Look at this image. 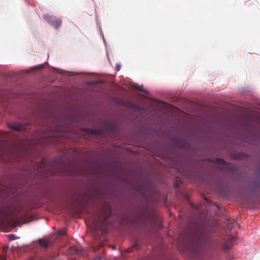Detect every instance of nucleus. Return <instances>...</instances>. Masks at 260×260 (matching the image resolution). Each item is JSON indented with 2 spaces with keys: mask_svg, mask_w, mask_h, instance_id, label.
I'll list each match as a JSON object with an SVG mask.
<instances>
[{
  "mask_svg": "<svg viewBox=\"0 0 260 260\" xmlns=\"http://www.w3.org/2000/svg\"><path fill=\"white\" fill-rule=\"evenodd\" d=\"M22 202L19 196L15 193L2 211L3 218L5 219H13L16 218L22 210Z\"/></svg>",
  "mask_w": 260,
  "mask_h": 260,
  "instance_id": "nucleus-1",
  "label": "nucleus"
},
{
  "mask_svg": "<svg viewBox=\"0 0 260 260\" xmlns=\"http://www.w3.org/2000/svg\"><path fill=\"white\" fill-rule=\"evenodd\" d=\"M9 135L7 133L0 132V159H4L6 161H10L13 157H16L17 153L15 146L12 145L7 139Z\"/></svg>",
  "mask_w": 260,
  "mask_h": 260,
  "instance_id": "nucleus-2",
  "label": "nucleus"
},
{
  "mask_svg": "<svg viewBox=\"0 0 260 260\" xmlns=\"http://www.w3.org/2000/svg\"><path fill=\"white\" fill-rule=\"evenodd\" d=\"M213 243L211 235L207 232H202L198 237V245L201 248H207L210 246Z\"/></svg>",
  "mask_w": 260,
  "mask_h": 260,
  "instance_id": "nucleus-3",
  "label": "nucleus"
},
{
  "mask_svg": "<svg viewBox=\"0 0 260 260\" xmlns=\"http://www.w3.org/2000/svg\"><path fill=\"white\" fill-rule=\"evenodd\" d=\"M43 18L45 21L50 25L53 26L56 28H59L62 24V21L61 19L49 14L44 15Z\"/></svg>",
  "mask_w": 260,
  "mask_h": 260,
  "instance_id": "nucleus-4",
  "label": "nucleus"
},
{
  "mask_svg": "<svg viewBox=\"0 0 260 260\" xmlns=\"http://www.w3.org/2000/svg\"><path fill=\"white\" fill-rule=\"evenodd\" d=\"M37 167L39 170V171L41 173H43L44 174H47V172H45L46 170L49 169V172L52 171V169L50 168V167L48 166V161L43 158L40 162H38L37 164Z\"/></svg>",
  "mask_w": 260,
  "mask_h": 260,
  "instance_id": "nucleus-5",
  "label": "nucleus"
},
{
  "mask_svg": "<svg viewBox=\"0 0 260 260\" xmlns=\"http://www.w3.org/2000/svg\"><path fill=\"white\" fill-rule=\"evenodd\" d=\"M215 163L218 165L220 169L228 171L231 168L230 164L225 162L223 159L217 158L215 160Z\"/></svg>",
  "mask_w": 260,
  "mask_h": 260,
  "instance_id": "nucleus-6",
  "label": "nucleus"
},
{
  "mask_svg": "<svg viewBox=\"0 0 260 260\" xmlns=\"http://www.w3.org/2000/svg\"><path fill=\"white\" fill-rule=\"evenodd\" d=\"M105 127L109 132H114L117 129V125L112 121H106L105 122Z\"/></svg>",
  "mask_w": 260,
  "mask_h": 260,
  "instance_id": "nucleus-7",
  "label": "nucleus"
},
{
  "mask_svg": "<svg viewBox=\"0 0 260 260\" xmlns=\"http://www.w3.org/2000/svg\"><path fill=\"white\" fill-rule=\"evenodd\" d=\"M27 125V124L25 125L17 124L14 126L10 125V127L11 129H12L14 132L25 131L26 129Z\"/></svg>",
  "mask_w": 260,
  "mask_h": 260,
  "instance_id": "nucleus-8",
  "label": "nucleus"
},
{
  "mask_svg": "<svg viewBox=\"0 0 260 260\" xmlns=\"http://www.w3.org/2000/svg\"><path fill=\"white\" fill-rule=\"evenodd\" d=\"M234 240V238H232L228 241H224L222 246V249L225 250L231 249L233 246V242Z\"/></svg>",
  "mask_w": 260,
  "mask_h": 260,
  "instance_id": "nucleus-9",
  "label": "nucleus"
},
{
  "mask_svg": "<svg viewBox=\"0 0 260 260\" xmlns=\"http://www.w3.org/2000/svg\"><path fill=\"white\" fill-rule=\"evenodd\" d=\"M141 248V244L140 242L137 241L134 244L127 248L126 250V252L127 253H131L134 250H139Z\"/></svg>",
  "mask_w": 260,
  "mask_h": 260,
  "instance_id": "nucleus-10",
  "label": "nucleus"
},
{
  "mask_svg": "<svg viewBox=\"0 0 260 260\" xmlns=\"http://www.w3.org/2000/svg\"><path fill=\"white\" fill-rule=\"evenodd\" d=\"M109 216L106 217L100 223V226L102 228V230H105L107 226L110 224Z\"/></svg>",
  "mask_w": 260,
  "mask_h": 260,
  "instance_id": "nucleus-11",
  "label": "nucleus"
},
{
  "mask_svg": "<svg viewBox=\"0 0 260 260\" xmlns=\"http://www.w3.org/2000/svg\"><path fill=\"white\" fill-rule=\"evenodd\" d=\"M39 244L41 246H42L43 247H45L46 248H48L49 246L51 244L50 241L48 240H45V239H40L39 241Z\"/></svg>",
  "mask_w": 260,
  "mask_h": 260,
  "instance_id": "nucleus-12",
  "label": "nucleus"
},
{
  "mask_svg": "<svg viewBox=\"0 0 260 260\" xmlns=\"http://www.w3.org/2000/svg\"><path fill=\"white\" fill-rule=\"evenodd\" d=\"M87 132L90 134H93L95 135L101 136L103 135V132L101 130L96 129L93 128H88L87 129Z\"/></svg>",
  "mask_w": 260,
  "mask_h": 260,
  "instance_id": "nucleus-13",
  "label": "nucleus"
},
{
  "mask_svg": "<svg viewBox=\"0 0 260 260\" xmlns=\"http://www.w3.org/2000/svg\"><path fill=\"white\" fill-rule=\"evenodd\" d=\"M133 87H134V88H135V89H137V90H139V91H142V92H144V93H146V94H148V93H149V92H148V91L147 90H146V89H144V88H143V87H142V86H140V85H138V84H134V85H133Z\"/></svg>",
  "mask_w": 260,
  "mask_h": 260,
  "instance_id": "nucleus-14",
  "label": "nucleus"
},
{
  "mask_svg": "<svg viewBox=\"0 0 260 260\" xmlns=\"http://www.w3.org/2000/svg\"><path fill=\"white\" fill-rule=\"evenodd\" d=\"M11 186H21V185L19 184V183L18 182H13L12 184L10 185Z\"/></svg>",
  "mask_w": 260,
  "mask_h": 260,
  "instance_id": "nucleus-15",
  "label": "nucleus"
},
{
  "mask_svg": "<svg viewBox=\"0 0 260 260\" xmlns=\"http://www.w3.org/2000/svg\"><path fill=\"white\" fill-rule=\"evenodd\" d=\"M57 135H58L57 133L56 132H55V133H53V134L49 135V137L51 138L56 137Z\"/></svg>",
  "mask_w": 260,
  "mask_h": 260,
  "instance_id": "nucleus-16",
  "label": "nucleus"
},
{
  "mask_svg": "<svg viewBox=\"0 0 260 260\" xmlns=\"http://www.w3.org/2000/svg\"><path fill=\"white\" fill-rule=\"evenodd\" d=\"M59 234L61 235H64L66 234V231H61L59 232Z\"/></svg>",
  "mask_w": 260,
  "mask_h": 260,
  "instance_id": "nucleus-17",
  "label": "nucleus"
},
{
  "mask_svg": "<svg viewBox=\"0 0 260 260\" xmlns=\"http://www.w3.org/2000/svg\"><path fill=\"white\" fill-rule=\"evenodd\" d=\"M111 247L113 248V249H115L116 247L114 246H111Z\"/></svg>",
  "mask_w": 260,
  "mask_h": 260,
  "instance_id": "nucleus-18",
  "label": "nucleus"
},
{
  "mask_svg": "<svg viewBox=\"0 0 260 260\" xmlns=\"http://www.w3.org/2000/svg\"><path fill=\"white\" fill-rule=\"evenodd\" d=\"M42 66H38V68H39V69H41V68H42Z\"/></svg>",
  "mask_w": 260,
  "mask_h": 260,
  "instance_id": "nucleus-19",
  "label": "nucleus"
},
{
  "mask_svg": "<svg viewBox=\"0 0 260 260\" xmlns=\"http://www.w3.org/2000/svg\"><path fill=\"white\" fill-rule=\"evenodd\" d=\"M12 238H13L14 237V235H11Z\"/></svg>",
  "mask_w": 260,
  "mask_h": 260,
  "instance_id": "nucleus-20",
  "label": "nucleus"
},
{
  "mask_svg": "<svg viewBox=\"0 0 260 260\" xmlns=\"http://www.w3.org/2000/svg\"><path fill=\"white\" fill-rule=\"evenodd\" d=\"M12 238H13L14 237V235H11Z\"/></svg>",
  "mask_w": 260,
  "mask_h": 260,
  "instance_id": "nucleus-21",
  "label": "nucleus"
},
{
  "mask_svg": "<svg viewBox=\"0 0 260 260\" xmlns=\"http://www.w3.org/2000/svg\"><path fill=\"white\" fill-rule=\"evenodd\" d=\"M17 139H19V140H21V139H20H20L19 138H17Z\"/></svg>",
  "mask_w": 260,
  "mask_h": 260,
  "instance_id": "nucleus-22",
  "label": "nucleus"
}]
</instances>
